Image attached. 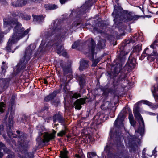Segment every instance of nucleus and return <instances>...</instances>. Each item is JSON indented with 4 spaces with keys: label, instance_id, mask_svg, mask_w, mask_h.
Segmentation results:
<instances>
[{
    "label": "nucleus",
    "instance_id": "nucleus-53",
    "mask_svg": "<svg viewBox=\"0 0 158 158\" xmlns=\"http://www.w3.org/2000/svg\"><path fill=\"white\" fill-rule=\"evenodd\" d=\"M44 83L45 84H46L47 83V81L45 79H44Z\"/></svg>",
    "mask_w": 158,
    "mask_h": 158
},
{
    "label": "nucleus",
    "instance_id": "nucleus-57",
    "mask_svg": "<svg viewBox=\"0 0 158 158\" xmlns=\"http://www.w3.org/2000/svg\"><path fill=\"white\" fill-rule=\"evenodd\" d=\"M151 17V16L150 15H146V17H148V18H150Z\"/></svg>",
    "mask_w": 158,
    "mask_h": 158
},
{
    "label": "nucleus",
    "instance_id": "nucleus-20",
    "mask_svg": "<svg viewBox=\"0 0 158 158\" xmlns=\"http://www.w3.org/2000/svg\"><path fill=\"white\" fill-rule=\"evenodd\" d=\"M105 40L100 39L97 44V47L99 49L104 48L105 46Z\"/></svg>",
    "mask_w": 158,
    "mask_h": 158
},
{
    "label": "nucleus",
    "instance_id": "nucleus-27",
    "mask_svg": "<svg viewBox=\"0 0 158 158\" xmlns=\"http://www.w3.org/2000/svg\"><path fill=\"white\" fill-rule=\"evenodd\" d=\"M53 120L55 122L57 121L59 122L62 123L63 122V119L61 116L55 115L53 117Z\"/></svg>",
    "mask_w": 158,
    "mask_h": 158
},
{
    "label": "nucleus",
    "instance_id": "nucleus-36",
    "mask_svg": "<svg viewBox=\"0 0 158 158\" xmlns=\"http://www.w3.org/2000/svg\"><path fill=\"white\" fill-rule=\"evenodd\" d=\"M67 152L66 151L61 152V158H68L67 156Z\"/></svg>",
    "mask_w": 158,
    "mask_h": 158
},
{
    "label": "nucleus",
    "instance_id": "nucleus-51",
    "mask_svg": "<svg viewBox=\"0 0 158 158\" xmlns=\"http://www.w3.org/2000/svg\"><path fill=\"white\" fill-rule=\"evenodd\" d=\"M148 114L150 115H155V114L154 113H152V112H148Z\"/></svg>",
    "mask_w": 158,
    "mask_h": 158
},
{
    "label": "nucleus",
    "instance_id": "nucleus-14",
    "mask_svg": "<svg viewBox=\"0 0 158 158\" xmlns=\"http://www.w3.org/2000/svg\"><path fill=\"white\" fill-rule=\"evenodd\" d=\"M88 98H81L77 100L74 103L75 108L77 109H80L81 108V105L87 102L86 100Z\"/></svg>",
    "mask_w": 158,
    "mask_h": 158
},
{
    "label": "nucleus",
    "instance_id": "nucleus-30",
    "mask_svg": "<svg viewBox=\"0 0 158 158\" xmlns=\"http://www.w3.org/2000/svg\"><path fill=\"white\" fill-rule=\"evenodd\" d=\"M24 136V135H21V136L18 137V141L20 143L21 146H23L24 145L23 144L26 139V137Z\"/></svg>",
    "mask_w": 158,
    "mask_h": 158
},
{
    "label": "nucleus",
    "instance_id": "nucleus-33",
    "mask_svg": "<svg viewBox=\"0 0 158 158\" xmlns=\"http://www.w3.org/2000/svg\"><path fill=\"white\" fill-rule=\"evenodd\" d=\"M150 47L152 49V50L156 48V47H158V41L156 40L150 45Z\"/></svg>",
    "mask_w": 158,
    "mask_h": 158
},
{
    "label": "nucleus",
    "instance_id": "nucleus-2",
    "mask_svg": "<svg viewBox=\"0 0 158 158\" xmlns=\"http://www.w3.org/2000/svg\"><path fill=\"white\" fill-rule=\"evenodd\" d=\"M139 35L136 34V36L133 37L129 40L126 41L123 45L121 46L120 48V53L117 59L115 60L116 65L115 67L114 71L111 73V75L116 76L119 73H120L121 75L120 78L122 79H124V81H125L124 84L122 87L124 88L126 86L127 87L128 81L127 78H126V75L125 74L124 71L127 68V71L131 70L134 68L136 64V60L135 58H133L131 60L128 62L125 66L122 68L123 65L124 64L126 60L125 55L127 54L130 51V49L126 50V47L125 46V44H128L129 43H135L136 40H139Z\"/></svg>",
    "mask_w": 158,
    "mask_h": 158
},
{
    "label": "nucleus",
    "instance_id": "nucleus-29",
    "mask_svg": "<svg viewBox=\"0 0 158 158\" xmlns=\"http://www.w3.org/2000/svg\"><path fill=\"white\" fill-rule=\"evenodd\" d=\"M16 15L21 17L26 20H29L30 19V17L27 15H24L23 13L18 12Z\"/></svg>",
    "mask_w": 158,
    "mask_h": 158
},
{
    "label": "nucleus",
    "instance_id": "nucleus-3",
    "mask_svg": "<svg viewBox=\"0 0 158 158\" xmlns=\"http://www.w3.org/2000/svg\"><path fill=\"white\" fill-rule=\"evenodd\" d=\"M133 113L135 118L137 119L139 123V126L137 130H135V137L131 136L127 139H125V141L126 145L129 146L131 147L133 144H135L138 142L139 140L138 138L141 137L143 135L144 132V123L143 120L139 112V107L136 106L133 109Z\"/></svg>",
    "mask_w": 158,
    "mask_h": 158
},
{
    "label": "nucleus",
    "instance_id": "nucleus-21",
    "mask_svg": "<svg viewBox=\"0 0 158 158\" xmlns=\"http://www.w3.org/2000/svg\"><path fill=\"white\" fill-rule=\"evenodd\" d=\"M84 75L78 76L77 77V79L79 81V85L81 87L84 86L85 84V81Z\"/></svg>",
    "mask_w": 158,
    "mask_h": 158
},
{
    "label": "nucleus",
    "instance_id": "nucleus-24",
    "mask_svg": "<svg viewBox=\"0 0 158 158\" xmlns=\"http://www.w3.org/2000/svg\"><path fill=\"white\" fill-rule=\"evenodd\" d=\"M111 106V103L109 102H106L102 104L101 106V108L102 109L104 110L107 109H109Z\"/></svg>",
    "mask_w": 158,
    "mask_h": 158
},
{
    "label": "nucleus",
    "instance_id": "nucleus-35",
    "mask_svg": "<svg viewBox=\"0 0 158 158\" xmlns=\"http://www.w3.org/2000/svg\"><path fill=\"white\" fill-rule=\"evenodd\" d=\"M96 156V154L95 152H88L87 154L88 158H92Z\"/></svg>",
    "mask_w": 158,
    "mask_h": 158
},
{
    "label": "nucleus",
    "instance_id": "nucleus-49",
    "mask_svg": "<svg viewBox=\"0 0 158 158\" xmlns=\"http://www.w3.org/2000/svg\"><path fill=\"white\" fill-rule=\"evenodd\" d=\"M1 68H2V72L4 73H5L6 71V67L4 65H3L2 67Z\"/></svg>",
    "mask_w": 158,
    "mask_h": 158
},
{
    "label": "nucleus",
    "instance_id": "nucleus-61",
    "mask_svg": "<svg viewBox=\"0 0 158 158\" xmlns=\"http://www.w3.org/2000/svg\"><path fill=\"white\" fill-rule=\"evenodd\" d=\"M139 8H140L141 9V7H140ZM142 9H143V8H142Z\"/></svg>",
    "mask_w": 158,
    "mask_h": 158
},
{
    "label": "nucleus",
    "instance_id": "nucleus-6",
    "mask_svg": "<svg viewBox=\"0 0 158 158\" xmlns=\"http://www.w3.org/2000/svg\"><path fill=\"white\" fill-rule=\"evenodd\" d=\"M37 130L38 131V136L36 139L37 141L40 143H42L48 142L50 140L54 139L56 132L53 130L52 133L49 134L45 132L44 127L41 125L37 126Z\"/></svg>",
    "mask_w": 158,
    "mask_h": 158
},
{
    "label": "nucleus",
    "instance_id": "nucleus-13",
    "mask_svg": "<svg viewBox=\"0 0 158 158\" xmlns=\"http://www.w3.org/2000/svg\"><path fill=\"white\" fill-rule=\"evenodd\" d=\"M117 13L119 14V18L123 20L124 19L127 21L133 20V15L130 14H123L122 13V10L119 8L117 10Z\"/></svg>",
    "mask_w": 158,
    "mask_h": 158
},
{
    "label": "nucleus",
    "instance_id": "nucleus-5",
    "mask_svg": "<svg viewBox=\"0 0 158 158\" xmlns=\"http://www.w3.org/2000/svg\"><path fill=\"white\" fill-rule=\"evenodd\" d=\"M35 48V45L32 44L29 45L26 48L23 57L21 59L20 62L17 66V73H19L21 70L25 68V65L31 57Z\"/></svg>",
    "mask_w": 158,
    "mask_h": 158
},
{
    "label": "nucleus",
    "instance_id": "nucleus-23",
    "mask_svg": "<svg viewBox=\"0 0 158 158\" xmlns=\"http://www.w3.org/2000/svg\"><path fill=\"white\" fill-rule=\"evenodd\" d=\"M44 17L42 15L35 16L34 17L33 20L34 22H37L39 23H41L44 21Z\"/></svg>",
    "mask_w": 158,
    "mask_h": 158
},
{
    "label": "nucleus",
    "instance_id": "nucleus-9",
    "mask_svg": "<svg viewBox=\"0 0 158 158\" xmlns=\"http://www.w3.org/2000/svg\"><path fill=\"white\" fill-rule=\"evenodd\" d=\"M151 51L148 48H147L141 55L140 59L142 60L146 56H148L147 59L149 61H153L155 58L158 61V54L157 52L153 51V53H151Z\"/></svg>",
    "mask_w": 158,
    "mask_h": 158
},
{
    "label": "nucleus",
    "instance_id": "nucleus-11",
    "mask_svg": "<svg viewBox=\"0 0 158 158\" xmlns=\"http://www.w3.org/2000/svg\"><path fill=\"white\" fill-rule=\"evenodd\" d=\"M123 110L119 114L117 119L114 122V125L116 127H122L123 126V123L124 119L125 117V114L123 113Z\"/></svg>",
    "mask_w": 158,
    "mask_h": 158
},
{
    "label": "nucleus",
    "instance_id": "nucleus-26",
    "mask_svg": "<svg viewBox=\"0 0 158 158\" xmlns=\"http://www.w3.org/2000/svg\"><path fill=\"white\" fill-rule=\"evenodd\" d=\"M5 148L2 142H0V158H2L3 156V153L1 152L2 150H3L4 151H5L6 152L8 153L9 150L6 148V150H7V151H5Z\"/></svg>",
    "mask_w": 158,
    "mask_h": 158
},
{
    "label": "nucleus",
    "instance_id": "nucleus-47",
    "mask_svg": "<svg viewBox=\"0 0 158 158\" xmlns=\"http://www.w3.org/2000/svg\"><path fill=\"white\" fill-rule=\"evenodd\" d=\"M156 147H155L154 149L152 151V155H153L155 156V157L157 155L156 153L157 151L156 150Z\"/></svg>",
    "mask_w": 158,
    "mask_h": 158
},
{
    "label": "nucleus",
    "instance_id": "nucleus-25",
    "mask_svg": "<svg viewBox=\"0 0 158 158\" xmlns=\"http://www.w3.org/2000/svg\"><path fill=\"white\" fill-rule=\"evenodd\" d=\"M6 85L5 79H0V90L5 89L6 88Z\"/></svg>",
    "mask_w": 158,
    "mask_h": 158
},
{
    "label": "nucleus",
    "instance_id": "nucleus-34",
    "mask_svg": "<svg viewBox=\"0 0 158 158\" xmlns=\"http://www.w3.org/2000/svg\"><path fill=\"white\" fill-rule=\"evenodd\" d=\"M5 104L3 102H1L0 103V112L3 113L5 110Z\"/></svg>",
    "mask_w": 158,
    "mask_h": 158
},
{
    "label": "nucleus",
    "instance_id": "nucleus-38",
    "mask_svg": "<svg viewBox=\"0 0 158 158\" xmlns=\"http://www.w3.org/2000/svg\"><path fill=\"white\" fill-rule=\"evenodd\" d=\"M66 131L64 130H62L58 133L57 135L59 136H62L65 134Z\"/></svg>",
    "mask_w": 158,
    "mask_h": 158
},
{
    "label": "nucleus",
    "instance_id": "nucleus-44",
    "mask_svg": "<svg viewBox=\"0 0 158 158\" xmlns=\"http://www.w3.org/2000/svg\"><path fill=\"white\" fill-rule=\"evenodd\" d=\"M44 6L46 10H51V5L45 4L44 5Z\"/></svg>",
    "mask_w": 158,
    "mask_h": 158
},
{
    "label": "nucleus",
    "instance_id": "nucleus-1",
    "mask_svg": "<svg viewBox=\"0 0 158 158\" xmlns=\"http://www.w3.org/2000/svg\"><path fill=\"white\" fill-rule=\"evenodd\" d=\"M66 33L65 30L63 28L58 21H54L47 32L42 35L43 39L39 46V51H44L46 48L52 46L56 49L58 54L60 53L64 48L60 43L64 40Z\"/></svg>",
    "mask_w": 158,
    "mask_h": 158
},
{
    "label": "nucleus",
    "instance_id": "nucleus-52",
    "mask_svg": "<svg viewBox=\"0 0 158 158\" xmlns=\"http://www.w3.org/2000/svg\"><path fill=\"white\" fill-rule=\"evenodd\" d=\"M48 109V107L45 106H44L43 108V111H44V110H47Z\"/></svg>",
    "mask_w": 158,
    "mask_h": 158
},
{
    "label": "nucleus",
    "instance_id": "nucleus-50",
    "mask_svg": "<svg viewBox=\"0 0 158 158\" xmlns=\"http://www.w3.org/2000/svg\"><path fill=\"white\" fill-rule=\"evenodd\" d=\"M154 91L156 92V91L158 90V86L157 85H155L154 86Z\"/></svg>",
    "mask_w": 158,
    "mask_h": 158
},
{
    "label": "nucleus",
    "instance_id": "nucleus-59",
    "mask_svg": "<svg viewBox=\"0 0 158 158\" xmlns=\"http://www.w3.org/2000/svg\"><path fill=\"white\" fill-rule=\"evenodd\" d=\"M4 63H5V62H3L2 63V64L3 65Z\"/></svg>",
    "mask_w": 158,
    "mask_h": 158
},
{
    "label": "nucleus",
    "instance_id": "nucleus-54",
    "mask_svg": "<svg viewBox=\"0 0 158 158\" xmlns=\"http://www.w3.org/2000/svg\"><path fill=\"white\" fill-rule=\"evenodd\" d=\"M145 151H146V148H144L143 149V152H142L143 153V154L145 152Z\"/></svg>",
    "mask_w": 158,
    "mask_h": 158
},
{
    "label": "nucleus",
    "instance_id": "nucleus-22",
    "mask_svg": "<svg viewBox=\"0 0 158 158\" xmlns=\"http://www.w3.org/2000/svg\"><path fill=\"white\" fill-rule=\"evenodd\" d=\"M61 88L62 89V91L64 92V98H65V97L68 96L69 95L71 96L70 92L67 89L66 86L61 85Z\"/></svg>",
    "mask_w": 158,
    "mask_h": 158
},
{
    "label": "nucleus",
    "instance_id": "nucleus-15",
    "mask_svg": "<svg viewBox=\"0 0 158 158\" xmlns=\"http://www.w3.org/2000/svg\"><path fill=\"white\" fill-rule=\"evenodd\" d=\"M94 119L96 124L97 125H99L102 122L104 121L106 118L104 114L98 113L94 117Z\"/></svg>",
    "mask_w": 158,
    "mask_h": 158
},
{
    "label": "nucleus",
    "instance_id": "nucleus-28",
    "mask_svg": "<svg viewBox=\"0 0 158 158\" xmlns=\"http://www.w3.org/2000/svg\"><path fill=\"white\" fill-rule=\"evenodd\" d=\"M63 70L64 74H66L70 72L71 71V65H69L67 66H65L63 67Z\"/></svg>",
    "mask_w": 158,
    "mask_h": 158
},
{
    "label": "nucleus",
    "instance_id": "nucleus-19",
    "mask_svg": "<svg viewBox=\"0 0 158 158\" xmlns=\"http://www.w3.org/2000/svg\"><path fill=\"white\" fill-rule=\"evenodd\" d=\"M57 92L54 91L53 93H51L48 96L45 97L44 98V100L45 101H48L54 98L57 94Z\"/></svg>",
    "mask_w": 158,
    "mask_h": 158
},
{
    "label": "nucleus",
    "instance_id": "nucleus-37",
    "mask_svg": "<svg viewBox=\"0 0 158 158\" xmlns=\"http://www.w3.org/2000/svg\"><path fill=\"white\" fill-rule=\"evenodd\" d=\"M103 94L105 95H106L110 91V90L109 89H103Z\"/></svg>",
    "mask_w": 158,
    "mask_h": 158
},
{
    "label": "nucleus",
    "instance_id": "nucleus-55",
    "mask_svg": "<svg viewBox=\"0 0 158 158\" xmlns=\"http://www.w3.org/2000/svg\"><path fill=\"white\" fill-rule=\"evenodd\" d=\"M75 156L77 158H79L80 157V156L78 154H76Z\"/></svg>",
    "mask_w": 158,
    "mask_h": 158
},
{
    "label": "nucleus",
    "instance_id": "nucleus-43",
    "mask_svg": "<svg viewBox=\"0 0 158 158\" xmlns=\"http://www.w3.org/2000/svg\"><path fill=\"white\" fill-rule=\"evenodd\" d=\"M26 154L29 158H33L34 157V153L33 152L27 153Z\"/></svg>",
    "mask_w": 158,
    "mask_h": 158
},
{
    "label": "nucleus",
    "instance_id": "nucleus-7",
    "mask_svg": "<svg viewBox=\"0 0 158 158\" xmlns=\"http://www.w3.org/2000/svg\"><path fill=\"white\" fill-rule=\"evenodd\" d=\"M109 136L110 137L111 140L108 141L107 143V145L106 146L105 150L107 152H109L110 149L113 148L112 145L114 144L111 143V142L113 141H115V142H116L117 144L115 145H121V142L120 140L121 138V135L120 133L119 132H117L116 128H114L111 129L110 131Z\"/></svg>",
    "mask_w": 158,
    "mask_h": 158
},
{
    "label": "nucleus",
    "instance_id": "nucleus-40",
    "mask_svg": "<svg viewBox=\"0 0 158 158\" xmlns=\"http://www.w3.org/2000/svg\"><path fill=\"white\" fill-rule=\"evenodd\" d=\"M93 31H94V33H101L103 31L102 30H99L96 27H94V28Z\"/></svg>",
    "mask_w": 158,
    "mask_h": 158
},
{
    "label": "nucleus",
    "instance_id": "nucleus-56",
    "mask_svg": "<svg viewBox=\"0 0 158 158\" xmlns=\"http://www.w3.org/2000/svg\"><path fill=\"white\" fill-rule=\"evenodd\" d=\"M63 55L64 56H65L66 55V52H64L63 53Z\"/></svg>",
    "mask_w": 158,
    "mask_h": 158
},
{
    "label": "nucleus",
    "instance_id": "nucleus-4",
    "mask_svg": "<svg viewBox=\"0 0 158 158\" xmlns=\"http://www.w3.org/2000/svg\"><path fill=\"white\" fill-rule=\"evenodd\" d=\"M96 2V0H88L85 4L83 5L80 8L77 10L76 15L74 19V21L72 24L70 28L76 27L79 25L81 23V16L84 13L87 12L89 8L94 3Z\"/></svg>",
    "mask_w": 158,
    "mask_h": 158
},
{
    "label": "nucleus",
    "instance_id": "nucleus-48",
    "mask_svg": "<svg viewBox=\"0 0 158 158\" xmlns=\"http://www.w3.org/2000/svg\"><path fill=\"white\" fill-rule=\"evenodd\" d=\"M130 124L131 126H134L135 122L133 120H129Z\"/></svg>",
    "mask_w": 158,
    "mask_h": 158
},
{
    "label": "nucleus",
    "instance_id": "nucleus-60",
    "mask_svg": "<svg viewBox=\"0 0 158 158\" xmlns=\"http://www.w3.org/2000/svg\"><path fill=\"white\" fill-rule=\"evenodd\" d=\"M0 134H1V131H0Z\"/></svg>",
    "mask_w": 158,
    "mask_h": 158
},
{
    "label": "nucleus",
    "instance_id": "nucleus-32",
    "mask_svg": "<svg viewBox=\"0 0 158 158\" xmlns=\"http://www.w3.org/2000/svg\"><path fill=\"white\" fill-rule=\"evenodd\" d=\"M139 103H143V104H145L147 105L148 106H152V103L149 102L146 100H141L139 102H138L137 104H139Z\"/></svg>",
    "mask_w": 158,
    "mask_h": 158
},
{
    "label": "nucleus",
    "instance_id": "nucleus-12",
    "mask_svg": "<svg viewBox=\"0 0 158 158\" xmlns=\"http://www.w3.org/2000/svg\"><path fill=\"white\" fill-rule=\"evenodd\" d=\"M112 15L114 17V21L115 24L117 26H119L118 24L120 26L121 25V20L122 21L123 20L119 18V14L117 13V10L115 6H114V10L113 12L112 13Z\"/></svg>",
    "mask_w": 158,
    "mask_h": 158
},
{
    "label": "nucleus",
    "instance_id": "nucleus-18",
    "mask_svg": "<svg viewBox=\"0 0 158 158\" xmlns=\"http://www.w3.org/2000/svg\"><path fill=\"white\" fill-rule=\"evenodd\" d=\"M83 139H85V142L89 143L93 141L92 134L91 133H88L85 132V134L82 135Z\"/></svg>",
    "mask_w": 158,
    "mask_h": 158
},
{
    "label": "nucleus",
    "instance_id": "nucleus-42",
    "mask_svg": "<svg viewBox=\"0 0 158 158\" xmlns=\"http://www.w3.org/2000/svg\"><path fill=\"white\" fill-rule=\"evenodd\" d=\"M58 8L57 5L55 4L51 5V10L56 9Z\"/></svg>",
    "mask_w": 158,
    "mask_h": 158
},
{
    "label": "nucleus",
    "instance_id": "nucleus-31",
    "mask_svg": "<svg viewBox=\"0 0 158 158\" xmlns=\"http://www.w3.org/2000/svg\"><path fill=\"white\" fill-rule=\"evenodd\" d=\"M142 49V45L139 44L133 48V51L134 52H138Z\"/></svg>",
    "mask_w": 158,
    "mask_h": 158
},
{
    "label": "nucleus",
    "instance_id": "nucleus-41",
    "mask_svg": "<svg viewBox=\"0 0 158 158\" xmlns=\"http://www.w3.org/2000/svg\"><path fill=\"white\" fill-rule=\"evenodd\" d=\"M80 97V94L77 93H75L73 94V95L71 96L72 98H74L75 99H77Z\"/></svg>",
    "mask_w": 158,
    "mask_h": 158
},
{
    "label": "nucleus",
    "instance_id": "nucleus-10",
    "mask_svg": "<svg viewBox=\"0 0 158 158\" xmlns=\"http://www.w3.org/2000/svg\"><path fill=\"white\" fill-rule=\"evenodd\" d=\"M95 46V43L94 41L93 40L92 38L91 39V42L90 43V45L89 47V53H90L92 56L93 63L92 66H95L97 65V64L100 61L99 59H97L96 60L93 59L94 58V48Z\"/></svg>",
    "mask_w": 158,
    "mask_h": 158
},
{
    "label": "nucleus",
    "instance_id": "nucleus-45",
    "mask_svg": "<svg viewBox=\"0 0 158 158\" xmlns=\"http://www.w3.org/2000/svg\"><path fill=\"white\" fill-rule=\"evenodd\" d=\"M129 120L134 119L133 116L131 112L129 113Z\"/></svg>",
    "mask_w": 158,
    "mask_h": 158
},
{
    "label": "nucleus",
    "instance_id": "nucleus-46",
    "mask_svg": "<svg viewBox=\"0 0 158 158\" xmlns=\"http://www.w3.org/2000/svg\"><path fill=\"white\" fill-rule=\"evenodd\" d=\"M141 16H139L137 15H133V20H137Z\"/></svg>",
    "mask_w": 158,
    "mask_h": 158
},
{
    "label": "nucleus",
    "instance_id": "nucleus-8",
    "mask_svg": "<svg viewBox=\"0 0 158 158\" xmlns=\"http://www.w3.org/2000/svg\"><path fill=\"white\" fill-rule=\"evenodd\" d=\"M10 113V115L8 118L9 119V124L8 127L6 128V131H7V134L8 136L10 138H15L16 135V134L13 133L12 131L11 127L12 126L14 122L13 121V118H14V116L15 114V111L14 110L12 109H10V110L9 111V112L6 114V115H8Z\"/></svg>",
    "mask_w": 158,
    "mask_h": 158
},
{
    "label": "nucleus",
    "instance_id": "nucleus-17",
    "mask_svg": "<svg viewBox=\"0 0 158 158\" xmlns=\"http://www.w3.org/2000/svg\"><path fill=\"white\" fill-rule=\"evenodd\" d=\"M89 66L88 61L82 60L80 61L79 69L81 71L87 68Z\"/></svg>",
    "mask_w": 158,
    "mask_h": 158
},
{
    "label": "nucleus",
    "instance_id": "nucleus-16",
    "mask_svg": "<svg viewBox=\"0 0 158 158\" xmlns=\"http://www.w3.org/2000/svg\"><path fill=\"white\" fill-rule=\"evenodd\" d=\"M27 0H18L12 3L13 6L15 7L22 6L26 5Z\"/></svg>",
    "mask_w": 158,
    "mask_h": 158
},
{
    "label": "nucleus",
    "instance_id": "nucleus-39",
    "mask_svg": "<svg viewBox=\"0 0 158 158\" xmlns=\"http://www.w3.org/2000/svg\"><path fill=\"white\" fill-rule=\"evenodd\" d=\"M79 41H77L75 42L73 44L72 46V48H76L79 45Z\"/></svg>",
    "mask_w": 158,
    "mask_h": 158
},
{
    "label": "nucleus",
    "instance_id": "nucleus-58",
    "mask_svg": "<svg viewBox=\"0 0 158 158\" xmlns=\"http://www.w3.org/2000/svg\"><path fill=\"white\" fill-rule=\"evenodd\" d=\"M16 132L18 134H19L20 133V131H16Z\"/></svg>",
    "mask_w": 158,
    "mask_h": 158
},
{
    "label": "nucleus",
    "instance_id": "nucleus-62",
    "mask_svg": "<svg viewBox=\"0 0 158 158\" xmlns=\"http://www.w3.org/2000/svg\"><path fill=\"white\" fill-rule=\"evenodd\" d=\"M142 10V11H143V10L142 9H141Z\"/></svg>",
    "mask_w": 158,
    "mask_h": 158
}]
</instances>
